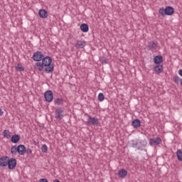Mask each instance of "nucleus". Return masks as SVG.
<instances>
[{"label": "nucleus", "mask_w": 182, "mask_h": 182, "mask_svg": "<svg viewBox=\"0 0 182 182\" xmlns=\"http://www.w3.org/2000/svg\"><path fill=\"white\" fill-rule=\"evenodd\" d=\"M26 150H25V145L20 144L17 147L16 146H13L11 148V154H20V156H23L25 154Z\"/></svg>", "instance_id": "1"}, {"label": "nucleus", "mask_w": 182, "mask_h": 182, "mask_svg": "<svg viewBox=\"0 0 182 182\" xmlns=\"http://www.w3.org/2000/svg\"><path fill=\"white\" fill-rule=\"evenodd\" d=\"M159 14L161 15V16H166V15L171 16V15L174 14V8L172 6H167L165 9L161 8L159 9Z\"/></svg>", "instance_id": "2"}, {"label": "nucleus", "mask_w": 182, "mask_h": 182, "mask_svg": "<svg viewBox=\"0 0 182 182\" xmlns=\"http://www.w3.org/2000/svg\"><path fill=\"white\" fill-rule=\"evenodd\" d=\"M99 119L89 116L87 119V126H99Z\"/></svg>", "instance_id": "3"}, {"label": "nucleus", "mask_w": 182, "mask_h": 182, "mask_svg": "<svg viewBox=\"0 0 182 182\" xmlns=\"http://www.w3.org/2000/svg\"><path fill=\"white\" fill-rule=\"evenodd\" d=\"M7 163L9 170H14L16 167L17 161L15 158H9Z\"/></svg>", "instance_id": "4"}, {"label": "nucleus", "mask_w": 182, "mask_h": 182, "mask_svg": "<svg viewBox=\"0 0 182 182\" xmlns=\"http://www.w3.org/2000/svg\"><path fill=\"white\" fill-rule=\"evenodd\" d=\"M43 56H45V55H43L42 52L37 51L33 55V60H34L35 62H41V60L43 59Z\"/></svg>", "instance_id": "5"}, {"label": "nucleus", "mask_w": 182, "mask_h": 182, "mask_svg": "<svg viewBox=\"0 0 182 182\" xmlns=\"http://www.w3.org/2000/svg\"><path fill=\"white\" fill-rule=\"evenodd\" d=\"M146 146H147V141L146 139H141L139 141H137V150H144V148H146Z\"/></svg>", "instance_id": "6"}, {"label": "nucleus", "mask_w": 182, "mask_h": 182, "mask_svg": "<svg viewBox=\"0 0 182 182\" xmlns=\"http://www.w3.org/2000/svg\"><path fill=\"white\" fill-rule=\"evenodd\" d=\"M9 160V156H4L0 158V167H6L8 166V161Z\"/></svg>", "instance_id": "7"}, {"label": "nucleus", "mask_w": 182, "mask_h": 182, "mask_svg": "<svg viewBox=\"0 0 182 182\" xmlns=\"http://www.w3.org/2000/svg\"><path fill=\"white\" fill-rule=\"evenodd\" d=\"M44 97L46 99V102L48 103H50L53 100V92H45Z\"/></svg>", "instance_id": "8"}, {"label": "nucleus", "mask_w": 182, "mask_h": 182, "mask_svg": "<svg viewBox=\"0 0 182 182\" xmlns=\"http://www.w3.org/2000/svg\"><path fill=\"white\" fill-rule=\"evenodd\" d=\"M63 116V109H62V108H58L55 110V119H57V120H62Z\"/></svg>", "instance_id": "9"}, {"label": "nucleus", "mask_w": 182, "mask_h": 182, "mask_svg": "<svg viewBox=\"0 0 182 182\" xmlns=\"http://www.w3.org/2000/svg\"><path fill=\"white\" fill-rule=\"evenodd\" d=\"M161 143V139L160 137L152 138L149 140L150 146H159Z\"/></svg>", "instance_id": "10"}, {"label": "nucleus", "mask_w": 182, "mask_h": 182, "mask_svg": "<svg viewBox=\"0 0 182 182\" xmlns=\"http://www.w3.org/2000/svg\"><path fill=\"white\" fill-rule=\"evenodd\" d=\"M41 60L44 66H48V65L52 64V58L49 56L45 57L44 55L43 58L41 59Z\"/></svg>", "instance_id": "11"}, {"label": "nucleus", "mask_w": 182, "mask_h": 182, "mask_svg": "<svg viewBox=\"0 0 182 182\" xmlns=\"http://www.w3.org/2000/svg\"><path fill=\"white\" fill-rule=\"evenodd\" d=\"M132 124L134 129H139L141 126V121L140 119H134L132 121Z\"/></svg>", "instance_id": "12"}, {"label": "nucleus", "mask_w": 182, "mask_h": 182, "mask_svg": "<svg viewBox=\"0 0 182 182\" xmlns=\"http://www.w3.org/2000/svg\"><path fill=\"white\" fill-rule=\"evenodd\" d=\"M21 140V136L19 134H14L11 138V143L16 144Z\"/></svg>", "instance_id": "13"}, {"label": "nucleus", "mask_w": 182, "mask_h": 182, "mask_svg": "<svg viewBox=\"0 0 182 182\" xmlns=\"http://www.w3.org/2000/svg\"><path fill=\"white\" fill-rule=\"evenodd\" d=\"M38 15L40 18L45 19L46 18H48V11L45 9H41L38 12Z\"/></svg>", "instance_id": "14"}, {"label": "nucleus", "mask_w": 182, "mask_h": 182, "mask_svg": "<svg viewBox=\"0 0 182 182\" xmlns=\"http://www.w3.org/2000/svg\"><path fill=\"white\" fill-rule=\"evenodd\" d=\"M53 69H55V67H53V64H49L48 65H45L46 73H50L53 72Z\"/></svg>", "instance_id": "15"}, {"label": "nucleus", "mask_w": 182, "mask_h": 182, "mask_svg": "<svg viewBox=\"0 0 182 182\" xmlns=\"http://www.w3.org/2000/svg\"><path fill=\"white\" fill-rule=\"evenodd\" d=\"M85 42L82 41H77L76 44L75 45L77 49H83L85 48Z\"/></svg>", "instance_id": "16"}, {"label": "nucleus", "mask_w": 182, "mask_h": 182, "mask_svg": "<svg viewBox=\"0 0 182 182\" xmlns=\"http://www.w3.org/2000/svg\"><path fill=\"white\" fill-rule=\"evenodd\" d=\"M157 45H159L157 41H153L149 43L148 48H149L151 50H153V49H156V48H157Z\"/></svg>", "instance_id": "17"}, {"label": "nucleus", "mask_w": 182, "mask_h": 182, "mask_svg": "<svg viewBox=\"0 0 182 182\" xmlns=\"http://www.w3.org/2000/svg\"><path fill=\"white\" fill-rule=\"evenodd\" d=\"M154 62L156 65H160L163 62V56L161 55H156L154 58Z\"/></svg>", "instance_id": "18"}, {"label": "nucleus", "mask_w": 182, "mask_h": 182, "mask_svg": "<svg viewBox=\"0 0 182 182\" xmlns=\"http://www.w3.org/2000/svg\"><path fill=\"white\" fill-rule=\"evenodd\" d=\"M154 72H156V74L161 73L163 72V65L158 64L154 67Z\"/></svg>", "instance_id": "19"}, {"label": "nucleus", "mask_w": 182, "mask_h": 182, "mask_svg": "<svg viewBox=\"0 0 182 182\" xmlns=\"http://www.w3.org/2000/svg\"><path fill=\"white\" fill-rule=\"evenodd\" d=\"M118 176L121 177V178H124V177L127 176V171H126V169H121L118 172Z\"/></svg>", "instance_id": "20"}, {"label": "nucleus", "mask_w": 182, "mask_h": 182, "mask_svg": "<svg viewBox=\"0 0 182 182\" xmlns=\"http://www.w3.org/2000/svg\"><path fill=\"white\" fill-rule=\"evenodd\" d=\"M82 32H89V26L86 23H82L80 26Z\"/></svg>", "instance_id": "21"}, {"label": "nucleus", "mask_w": 182, "mask_h": 182, "mask_svg": "<svg viewBox=\"0 0 182 182\" xmlns=\"http://www.w3.org/2000/svg\"><path fill=\"white\" fill-rule=\"evenodd\" d=\"M35 68H36V69H37L38 70H40V72H41V70H43V68H45V65H43V63H36L35 64Z\"/></svg>", "instance_id": "22"}, {"label": "nucleus", "mask_w": 182, "mask_h": 182, "mask_svg": "<svg viewBox=\"0 0 182 182\" xmlns=\"http://www.w3.org/2000/svg\"><path fill=\"white\" fill-rule=\"evenodd\" d=\"M3 136L6 139H11V132H9V130L6 129L3 132Z\"/></svg>", "instance_id": "23"}, {"label": "nucleus", "mask_w": 182, "mask_h": 182, "mask_svg": "<svg viewBox=\"0 0 182 182\" xmlns=\"http://www.w3.org/2000/svg\"><path fill=\"white\" fill-rule=\"evenodd\" d=\"M177 159L179 161H182V151L181 149H178L176 151Z\"/></svg>", "instance_id": "24"}, {"label": "nucleus", "mask_w": 182, "mask_h": 182, "mask_svg": "<svg viewBox=\"0 0 182 182\" xmlns=\"http://www.w3.org/2000/svg\"><path fill=\"white\" fill-rule=\"evenodd\" d=\"M98 100L99 102H103L105 100V94L104 93H99L98 95Z\"/></svg>", "instance_id": "25"}, {"label": "nucleus", "mask_w": 182, "mask_h": 182, "mask_svg": "<svg viewBox=\"0 0 182 182\" xmlns=\"http://www.w3.org/2000/svg\"><path fill=\"white\" fill-rule=\"evenodd\" d=\"M16 69L18 70L19 72H23L25 69L23 68V66L22 65L18 64L16 65Z\"/></svg>", "instance_id": "26"}, {"label": "nucleus", "mask_w": 182, "mask_h": 182, "mask_svg": "<svg viewBox=\"0 0 182 182\" xmlns=\"http://www.w3.org/2000/svg\"><path fill=\"white\" fill-rule=\"evenodd\" d=\"M130 146H131V147H134V148L137 149V141H136L134 139L131 140Z\"/></svg>", "instance_id": "27"}, {"label": "nucleus", "mask_w": 182, "mask_h": 182, "mask_svg": "<svg viewBox=\"0 0 182 182\" xmlns=\"http://www.w3.org/2000/svg\"><path fill=\"white\" fill-rule=\"evenodd\" d=\"M63 104V100L60 99V98H57L55 100V105H58L59 106V105H62Z\"/></svg>", "instance_id": "28"}, {"label": "nucleus", "mask_w": 182, "mask_h": 182, "mask_svg": "<svg viewBox=\"0 0 182 182\" xmlns=\"http://www.w3.org/2000/svg\"><path fill=\"white\" fill-rule=\"evenodd\" d=\"M41 151L43 153H48V146H46V144H43L41 146Z\"/></svg>", "instance_id": "29"}, {"label": "nucleus", "mask_w": 182, "mask_h": 182, "mask_svg": "<svg viewBox=\"0 0 182 182\" xmlns=\"http://www.w3.org/2000/svg\"><path fill=\"white\" fill-rule=\"evenodd\" d=\"M100 60L101 63H102V65L107 63V58H106L105 57L100 58Z\"/></svg>", "instance_id": "30"}, {"label": "nucleus", "mask_w": 182, "mask_h": 182, "mask_svg": "<svg viewBox=\"0 0 182 182\" xmlns=\"http://www.w3.org/2000/svg\"><path fill=\"white\" fill-rule=\"evenodd\" d=\"M173 80L175 83H178L180 82V77H178V76H175L173 77Z\"/></svg>", "instance_id": "31"}, {"label": "nucleus", "mask_w": 182, "mask_h": 182, "mask_svg": "<svg viewBox=\"0 0 182 182\" xmlns=\"http://www.w3.org/2000/svg\"><path fill=\"white\" fill-rule=\"evenodd\" d=\"M25 150H26L25 154H26V153L28 155L32 154V149H31L29 148L26 149V147L25 146Z\"/></svg>", "instance_id": "32"}, {"label": "nucleus", "mask_w": 182, "mask_h": 182, "mask_svg": "<svg viewBox=\"0 0 182 182\" xmlns=\"http://www.w3.org/2000/svg\"><path fill=\"white\" fill-rule=\"evenodd\" d=\"M39 182H49L47 178H41Z\"/></svg>", "instance_id": "33"}, {"label": "nucleus", "mask_w": 182, "mask_h": 182, "mask_svg": "<svg viewBox=\"0 0 182 182\" xmlns=\"http://www.w3.org/2000/svg\"><path fill=\"white\" fill-rule=\"evenodd\" d=\"M178 75H180V76L182 77V70H178Z\"/></svg>", "instance_id": "34"}, {"label": "nucleus", "mask_w": 182, "mask_h": 182, "mask_svg": "<svg viewBox=\"0 0 182 182\" xmlns=\"http://www.w3.org/2000/svg\"><path fill=\"white\" fill-rule=\"evenodd\" d=\"M2 114H4V111L0 108V116H2Z\"/></svg>", "instance_id": "35"}, {"label": "nucleus", "mask_w": 182, "mask_h": 182, "mask_svg": "<svg viewBox=\"0 0 182 182\" xmlns=\"http://www.w3.org/2000/svg\"><path fill=\"white\" fill-rule=\"evenodd\" d=\"M53 182H60V181H59L58 179H55L53 181Z\"/></svg>", "instance_id": "36"}, {"label": "nucleus", "mask_w": 182, "mask_h": 182, "mask_svg": "<svg viewBox=\"0 0 182 182\" xmlns=\"http://www.w3.org/2000/svg\"><path fill=\"white\" fill-rule=\"evenodd\" d=\"M180 82H181V85L182 86V79L180 80Z\"/></svg>", "instance_id": "37"}, {"label": "nucleus", "mask_w": 182, "mask_h": 182, "mask_svg": "<svg viewBox=\"0 0 182 182\" xmlns=\"http://www.w3.org/2000/svg\"><path fill=\"white\" fill-rule=\"evenodd\" d=\"M46 92H52L51 90H47Z\"/></svg>", "instance_id": "38"}]
</instances>
